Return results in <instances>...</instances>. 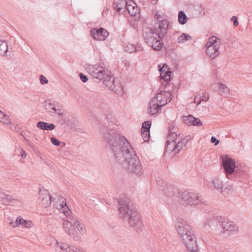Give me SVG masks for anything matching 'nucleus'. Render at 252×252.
Listing matches in <instances>:
<instances>
[{
	"instance_id": "f257e3e1",
	"label": "nucleus",
	"mask_w": 252,
	"mask_h": 252,
	"mask_svg": "<svg viewBox=\"0 0 252 252\" xmlns=\"http://www.w3.org/2000/svg\"><path fill=\"white\" fill-rule=\"evenodd\" d=\"M105 142L111 151L116 162L130 173L140 176L144 172L143 166L132 146L116 129L105 126L102 123L98 126Z\"/></svg>"
},
{
	"instance_id": "f03ea898",
	"label": "nucleus",
	"mask_w": 252,
	"mask_h": 252,
	"mask_svg": "<svg viewBox=\"0 0 252 252\" xmlns=\"http://www.w3.org/2000/svg\"><path fill=\"white\" fill-rule=\"evenodd\" d=\"M156 20L154 30L145 28L143 30V36L146 44L154 50H160L162 47V38L167 33L169 22L163 13L157 11L154 16Z\"/></svg>"
},
{
	"instance_id": "7ed1b4c3",
	"label": "nucleus",
	"mask_w": 252,
	"mask_h": 252,
	"mask_svg": "<svg viewBox=\"0 0 252 252\" xmlns=\"http://www.w3.org/2000/svg\"><path fill=\"white\" fill-rule=\"evenodd\" d=\"M59 201L60 204L57 206V208L62 212L67 219L64 220L63 224L64 231L74 240H80L81 236L75 229V226L74 224V221L75 220L74 215L67 205L64 197H61Z\"/></svg>"
},
{
	"instance_id": "20e7f679",
	"label": "nucleus",
	"mask_w": 252,
	"mask_h": 252,
	"mask_svg": "<svg viewBox=\"0 0 252 252\" xmlns=\"http://www.w3.org/2000/svg\"><path fill=\"white\" fill-rule=\"evenodd\" d=\"M175 227L187 248L190 252H196L197 250L196 240L189 225L183 219L179 218L176 221Z\"/></svg>"
},
{
	"instance_id": "39448f33",
	"label": "nucleus",
	"mask_w": 252,
	"mask_h": 252,
	"mask_svg": "<svg viewBox=\"0 0 252 252\" xmlns=\"http://www.w3.org/2000/svg\"><path fill=\"white\" fill-rule=\"evenodd\" d=\"M190 136L187 135L183 138L181 134H177L169 127V134L167 137L165 151L166 152L177 154L184 147H186Z\"/></svg>"
},
{
	"instance_id": "423d86ee",
	"label": "nucleus",
	"mask_w": 252,
	"mask_h": 252,
	"mask_svg": "<svg viewBox=\"0 0 252 252\" xmlns=\"http://www.w3.org/2000/svg\"><path fill=\"white\" fill-rule=\"evenodd\" d=\"M222 166L225 171L227 178L231 179V177L235 172L236 176H241L246 174V171L242 170L239 171L237 169L235 170V162L232 158L226 156L222 158Z\"/></svg>"
},
{
	"instance_id": "0eeeda50",
	"label": "nucleus",
	"mask_w": 252,
	"mask_h": 252,
	"mask_svg": "<svg viewBox=\"0 0 252 252\" xmlns=\"http://www.w3.org/2000/svg\"><path fill=\"white\" fill-rule=\"evenodd\" d=\"M221 43L220 39L215 36L209 38L206 44V52L210 58L214 59L220 55Z\"/></svg>"
},
{
	"instance_id": "6e6552de",
	"label": "nucleus",
	"mask_w": 252,
	"mask_h": 252,
	"mask_svg": "<svg viewBox=\"0 0 252 252\" xmlns=\"http://www.w3.org/2000/svg\"><path fill=\"white\" fill-rule=\"evenodd\" d=\"M119 215L120 218L126 219L134 211H136L132 208L129 199L126 198L121 197L118 200Z\"/></svg>"
},
{
	"instance_id": "1a4fd4ad",
	"label": "nucleus",
	"mask_w": 252,
	"mask_h": 252,
	"mask_svg": "<svg viewBox=\"0 0 252 252\" xmlns=\"http://www.w3.org/2000/svg\"><path fill=\"white\" fill-rule=\"evenodd\" d=\"M181 198L187 205H195L200 203L207 204L197 193L188 190L182 192Z\"/></svg>"
},
{
	"instance_id": "9d476101",
	"label": "nucleus",
	"mask_w": 252,
	"mask_h": 252,
	"mask_svg": "<svg viewBox=\"0 0 252 252\" xmlns=\"http://www.w3.org/2000/svg\"><path fill=\"white\" fill-rule=\"evenodd\" d=\"M101 81H103L104 85L115 93L118 95H122L123 94V86L118 80L116 81L115 79L113 77L110 76L107 73L105 74L104 78Z\"/></svg>"
},
{
	"instance_id": "9b49d317",
	"label": "nucleus",
	"mask_w": 252,
	"mask_h": 252,
	"mask_svg": "<svg viewBox=\"0 0 252 252\" xmlns=\"http://www.w3.org/2000/svg\"><path fill=\"white\" fill-rule=\"evenodd\" d=\"M85 70L93 77L100 81L104 78V76L107 73V70L99 64H86Z\"/></svg>"
},
{
	"instance_id": "f8f14e48",
	"label": "nucleus",
	"mask_w": 252,
	"mask_h": 252,
	"mask_svg": "<svg viewBox=\"0 0 252 252\" xmlns=\"http://www.w3.org/2000/svg\"><path fill=\"white\" fill-rule=\"evenodd\" d=\"M223 219H224V217L221 216H210L207 218L203 223L204 229L208 230L211 229L212 230H220V225L222 221H223Z\"/></svg>"
},
{
	"instance_id": "ddd939ff",
	"label": "nucleus",
	"mask_w": 252,
	"mask_h": 252,
	"mask_svg": "<svg viewBox=\"0 0 252 252\" xmlns=\"http://www.w3.org/2000/svg\"><path fill=\"white\" fill-rule=\"evenodd\" d=\"M126 219L128 220V223L129 225L134 228L137 231L142 229L143 224L141 220V216L136 211H134L133 214Z\"/></svg>"
},
{
	"instance_id": "4468645a",
	"label": "nucleus",
	"mask_w": 252,
	"mask_h": 252,
	"mask_svg": "<svg viewBox=\"0 0 252 252\" xmlns=\"http://www.w3.org/2000/svg\"><path fill=\"white\" fill-rule=\"evenodd\" d=\"M55 250L58 252H85L79 248L67 243L57 241Z\"/></svg>"
},
{
	"instance_id": "2eb2a0df",
	"label": "nucleus",
	"mask_w": 252,
	"mask_h": 252,
	"mask_svg": "<svg viewBox=\"0 0 252 252\" xmlns=\"http://www.w3.org/2000/svg\"><path fill=\"white\" fill-rule=\"evenodd\" d=\"M44 105L46 110L50 114L54 113L57 115L63 109L60 103L52 100L45 101Z\"/></svg>"
},
{
	"instance_id": "dca6fc26",
	"label": "nucleus",
	"mask_w": 252,
	"mask_h": 252,
	"mask_svg": "<svg viewBox=\"0 0 252 252\" xmlns=\"http://www.w3.org/2000/svg\"><path fill=\"white\" fill-rule=\"evenodd\" d=\"M90 32L91 36L94 39L99 41L105 40L109 34V32L103 28L99 29L93 28Z\"/></svg>"
},
{
	"instance_id": "f3484780",
	"label": "nucleus",
	"mask_w": 252,
	"mask_h": 252,
	"mask_svg": "<svg viewBox=\"0 0 252 252\" xmlns=\"http://www.w3.org/2000/svg\"><path fill=\"white\" fill-rule=\"evenodd\" d=\"M61 197H63L62 196H59L58 197V198H57V202L56 206H59L60 204V202L59 201V200ZM55 200H56V198L53 197L51 195L49 194L48 193H46L44 196L42 197V199L41 200V204L42 206L44 208H47V207L49 206L52 201H54Z\"/></svg>"
},
{
	"instance_id": "a211bd4d",
	"label": "nucleus",
	"mask_w": 252,
	"mask_h": 252,
	"mask_svg": "<svg viewBox=\"0 0 252 252\" xmlns=\"http://www.w3.org/2000/svg\"><path fill=\"white\" fill-rule=\"evenodd\" d=\"M155 99H151L149 103L148 113L150 115L157 114L161 107L163 106V104H159L156 102Z\"/></svg>"
},
{
	"instance_id": "6ab92c4d",
	"label": "nucleus",
	"mask_w": 252,
	"mask_h": 252,
	"mask_svg": "<svg viewBox=\"0 0 252 252\" xmlns=\"http://www.w3.org/2000/svg\"><path fill=\"white\" fill-rule=\"evenodd\" d=\"M126 9L131 16H136L139 14V9L137 7L136 3L132 0L127 1Z\"/></svg>"
},
{
	"instance_id": "aec40b11",
	"label": "nucleus",
	"mask_w": 252,
	"mask_h": 252,
	"mask_svg": "<svg viewBox=\"0 0 252 252\" xmlns=\"http://www.w3.org/2000/svg\"><path fill=\"white\" fill-rule=\"evenodd\" d=\"M220 228L223 230V232H224V231H233L237 230L236 225L232 221H227V219L225 217H224V219H223V221L221 223Z\"/></svg>"
},
{
	"instance_id": "412c9836",
	"label": "nucleus",
	"mask_w": 252,
	"mask_h": 252,
	"mask_svg": "<svg viewBox=\"0 0 252 252\" xmlns=\"http://www.w3.org/2000/svg\"><path fill=\"white\" fill-rule=\"evenodd\" d=\"M36 126L44 130H52L55 128V126L53 124H50L46 122L40 121L37 123Z\"/></svg>"
},
{
	"instance_id": "4be33fe9",
	"label": "nucleus",
	"mask_w": 252,
	"mask_h": 252,
	"mask_svg": "<svg viewBox=\"0 0 252 252\" xmlns=\"http://www.w3.org/2000/svg\"><path fill=\"white\" fill-rule=\"evenodd\" d=\"M127 4V1L126 0H115L113 7L117 12H120L123 8H126Z\"/></svg>"
},
{
	"instance_id": "5701e85b",
	"label": "nucleus",
	"mask_w": 252,
	"mask_h": 252,
	"mask_svg": "<svg viewBox=\"0 0 252 252\" xmlns=\"http://www.w3.org/2000/svg\"><path fill=\"white\" fill-rule=\"evenodd\" d=\"M7 51V43L5 41L4 37L1 35H0V55L1 56H4Z\"/></svg>"
},
{
	"instance_id": "b1692460",
	"label": "nucleus",
	"mask_w": 252,
	"mask_h": 252,
	"mask_svg": "<svg viewBox=\"0 0 252 252\" xmlns=\"http://www.w3.org/2000/svg\"><path fill=\"white\" fill-rule=\"evenodd\" d=\"M0 199L4 204H9L13 200H17V199L11 195H6L0 190Z\"/></svg>"
},
{
	"instance_id": "393cba45",
	"label": "nucleus",
	"mask_w": 252,
	"mask_h": 252,
	"mask_svg": "<svg viewBox=\"0 0 252 252\" xmlns=\"http://www.w3.org/2000/svg\"><path fill=\"white\" fill-rule=\"evenodd\" d=\"M170 85L169 82H167L165 85V89L166 90V94L163 95V99H164V103L165 104L170 102L172 99V92L171 91L167 89V87Z\"/></svg>"
},
{
	"instance_id": "a878e982",
	"label": "nucleus",
	"mask_w": 252,
	"mask_h": 252,
	"mask_svg": "<svg viewBox=\"0 0 252 252\" xmlns=\"http://www.w3.org/2000/svg\"><path fill=\"white\" fill-rule=\"evenodd\" d=\"M159 186L160 189L164 191L168 196H171L174 194L172 188L170 187L169 190V185L166 183L162 182L160 185L159 184Z\"/></svg>"
},
{
	"instance_id": "bb28decb",
	"label": "nucleus",
	"mask_w": 252,
	"mask_h": 252,
	"mask_svg": "<svg viewBox=\"0 0 252 252\" xmlns=\"http://www.w3.org/2000/svg\"><path fill=\"white\" fill-rule=\"evenodd\" d=\"M165 94L166 91H161L152 99H155L156 102L158 103L159 104H163V106H164L165 103H164V99H163V95Z\"/></svg>"
},
{
	"instance_id": "cd10ccee",
	"label": "nucleus",
	"mask_w": 252,
	"mask_h": 252,
	"mask_svg": "<svg viewBox=\"0 0 252 252\" xmlns=\"http://www.w3.org/2000/svg\"><path fill=\"white\" fill-rule=\"evenodd\" d=\"M178 20L181 25L186 24L188 20L187 16L184 11H180L178 13Z\"/></svg>"
},
{
	"instance_id": "c85d7f7f",
	"label": "nucleus",
	"mask_w": 252,
	"mask_h": 252,
	"mask_svg": "<svg viewBox=\"0 0 252 252\" xmlns=\"http://www.w3.org/2000/svg\"><path fill=\"white\" fill-rule=\"evenodd\" d=\"M232 186L229 182H226L222 184L220 192L222 193H229L232 191Z\"/></svg>"
},
{
	"instance_id": "c756f323",
	"label": "nucleus",
	"mask_w": 252,
	"mask_h": 252,
	"mask_svg": "<svg viewBox=\"0 0 252 252\" xmlns=\"http://www.w3.org/2000/svg\"><path fill=\"white\" fill-rule=\"evenodd\" d=\"M219 92L222 95H225L229 94V89L228 87L222 83L219 84Z\"/></svg>"
},
{
	"instance_id": "7c9ffc66",
	"label": "nucleus",
	"mask_w": 252,
	"mask_h": 252,
	"mask_svg": "<svg viewBox=\"0 0 252 252\" xmlns=\"http://www.w3.org/2000/svg\"><path fill=\"white\" fill-rule=\"evenodd\" d=\"M74 224L80 234L83 235L85 232L84 227L83 224L80 222V221L75 218V220L74 221Z\"/></svg>"
},
{
	"instance_id": "2f4dec72",
	"label": "nucleus",
	"mask_w": 252,
	"mask_h": 252,
	"mask_svg": "<svg viewBox=\"0 0 252 252\" xmlns=\"http://www.w3.org/2000/svg\"><path fill=\"white\" fill-rule=\"evenodd\" d=\"M212 183L214 185V188L218 191H220L223 184L220 179L218 178H216L213 180Z\"/></svg>"
},
{
	"instance_id": "473e14b6",
	"label": "nucleus",
	"mask_w": 252,
	"mask_h": 252,
	"mask_svg": "<svg viewBox=\"0 0 252 252\" xmlns=\"http://www.w3.org/2000/svg\"><path fill=\"white\" fill-rule=\"evenodd\" d=\"M191 38V37L189 35L185 33H183L178 37V42L179 43H183L189 39H190Z\"/></svg>"
},
{
	"instance_id": "72a5a7b5",
	"label": "nucleus",
	"mask_w": 252,
	"mask_h": 252,
	"mask_svg": "<svg viewBox=\"0 0 252 252\" xmlns=\"http://www.w3.org/2000/svg\"><path fill=\"white\" fill-rule=\"evenodd\" d=\"M159 70L160 72L161 77H162L163 79L166 81L170 80V72L168 71H165L163 69V68L159 69Z\"/></svg>"
},
{
	"instance_id": "f704fd0d",
	"label": "nucleus",
	"mask_w": 252,
	"mask_h": 252,
	"mask_svg": "<svg viewBox=\"0 0 252 252\" xmlns=\"http://www.w3.org/2000/svg\"><path fill=\"white\" fill-rule=\"evenodd\" d=\"M57 115L58 116L59 122L62 124H63L66 122V116L63 113V109L58 113Z\"/></svg>"
},
{
	"instance_id": "c9c22d12",
	"label": "nucleus",
	"mask_w": 252,
	"mask_h": 252,
	"mask_svg": "<svg viewBox=\"0 0 252 252\" xmlns=\"http://www.w3.org/2000/svg\"><path fill=\"white\" fill-rule=\"evenodd\" d=\"M141 136L144 142H148L150 139V130H141Z\"/></svg>"
},
{
	"instance_id": "e433bc0d",
	"label": "nucleus",
	"mask_w": 252,
	"mask_h": 252,
	"mask_svg": "<svg viewBox=\"0 0 252 252\" xmlns=\"http://www.w3.org/2000/svg\"><path fill=\"white\" fill-rule=\"evenodd\" d=\"M125 50L129 53H133L136 51V46L133 44L128 43L125 47Z\"/></svg>"
},
{
	"instance_id": "4c0bfd02",
	"label": "nucleus",
	"mask_w": 252,
	"mask_h": 252,
	"mask_svg": "<svg viewBox=\"0 0 252 252\" xmlns=\"http://www.w3.org/2000/svg\"><path fill=\"white\" fill-rule=\"evenodd\" d=\"M193 119V116L191 115L183 117L184 122L188 126H192Z\"/></svg>"
},
{
	"instance_id": "58836bf2",
	"label": "nucleus",
	"mask_w": 252,
	"mask_h": 252,
	"mask_svg": "<svg viewBox=\"0 0 252 252\" xmlns=\"http://www.w3.org/2000/svg\"><path fill=\"white\" fill-rule=\"evenodd\" d=\"M23 219L20 217L18 216L16 220L14 221H11L10 222V224L12 227H17L22 224Z\"/></svg>"
},
{
	"instance_id": "ea45409f",
	"label": "nucleus",
	"mask_w": 252,
	"mask_h": 252,
	"mask_svg": "<svg viewBox=\"0 0 252 252\" xmlns=\"http://www.w3.org/2000/svg\"><path fill=\"white\" fill-rule=\"evenodd\" d=\"M151 124L149 121H145L142 124L141 130H150Z\"/></svg>"
},
{
	"instance_id": "a19ab883",
	"label": "nucleus",
	"mask_w": 252,
	"mask_h": 252,
	"mask_svg": "<svg viewBox=\"0 0 252 252\" xmlns=\"http://www.w3.org/2000/svg\"><path fill=\"white\" fill-rule=\"evenodd\" d=\"M192 123V125L195 126H200L202 125V122L200 120V119L194 117H193Z\"/></svg>"
},
{
	"instance_id": "79ce46f5",
	"label": "nucleus",
	"mask_w": 252,
	"mask_h": 252,
	"mask_svg": "<svg viewBox=\"0 0 252 252\" xmlns=\"http://www.w3.org/2000/svg\"><path fill=\"white\" fill-rule=\"evenodd\" d=\"M31 221H28L23 219L21 225L26 228H29L31 226Z\"/></svg>"
},
{
	"instance_id": "37998d69",
	"label": "nucleus",
	"mask_w": 252,
	"mask_h": 252,
	"mask_svg": "<svg viewBox=\"0 0 252 252\" xmlns=\"http://www.w3.org/2000/svg\"><path fill=\"white\" fill-rule=\"evenodd\" d=\"M51 141L54 145L56 146H59L61 143L59 140L54 137H52L51 138Z\"/></svg>"
},
{
	"instance_id": "c03bdc74",
	"label": "nucleus",
	"mask_w": 252,
	"mask_h": 252,
	"mask_svg": "<svg viewBox=\"0 0 252 252\" xmlns=\"http://www.w3.org/2000/svg\"><path fill=\"white\" fill-rule=\"evenodd\" d=\"M39 79L41 84L43 85L47 84L48 82L47 79L42 75H40Z\"/></svg>"
},
{
	"instance_id": "a18cd8bd",
	"label": "nucleus",
	"mask_w": 252,
	"mask_h": 252,
	"mask_svg": "<svg viewBox=\"0 0 252 252\" xmlns=\"http://www.w3.org/2000/svg\"><path fill=\"white\" fill-rule=\"evenodd\" d=\"M79 76L81 80V81L84 83L86 82L88 80V78L87 76L84 75L82 73H80L79 74Z\"/></svg>"
},
{
	"instance_id": "49530a36",
	"label": "nucleus",
	"mask_w": 252,
	"mask_h": 252,
	"mask_svg": "<svg viewBox=\"0 0 252 252\" xmlns=\"http://www.w3.org/2000/svg\"><path fill=\"white\" fill-rule=\"evenodd\" d=\"M0 121L4 124H8L9 123V117L5 114L1 120Z\"/></svg>"
},
{
	"instance_id": "de8ad7c7",
	"label": "nucleus",
	"mask_w": 252,
	"mask_h": 252,
	"mask_svg": "<svg viewBox=\"0 0 252 252\" xmlns=\"http://www.w3.org/2000/svg\"><path fill=\"white\" fill-rule=\"evenodd\" d=\"M231 20L233 22L234 26H237L238 25L239 23L237 21V18L236 16H233L231 18Z\"/></svg>"
},
{
	"instance_id": "09e8293b",
	"label": "nucleus",
	"mask_w": 252,
	"mask_h": 252,
	"mask_svg": "<svg viewBox=\"0 0 252 252\" xmlns=\"http://www.w3.org/2000/svg\"><path fill=\"white\" fill-rule=\"evenodd\" d=\"M203 95L201 96V100L204 101H207L208 100L209 97L208 94H206V93L203 94Z\"/></svg>"
},
{
	"instance_id": "8fccbe9b",
	"label": "nucleus",
	"mask_w": 252,
	"mask_h": 252,
	"mask_svg": "<svg viewBox=\"0 0 252 252\" xmlns=\"http://www.w3.org/2000/svg\"><path fill=\"white\" fill-rule=\"evenodd\" d=\"M211 142L212 143H214L215 145H218L219 144V140H218L215 137L212 136L211 138Z\"/></svg>"
},
{
	"instance_id": "3c124183",
	"label": "nucleus",
	"mask_w": 252,
	"mask_h": 252,
	"mask_svg": "<svg viewBox=\"0 0 252 252\" xmlns=\"http://www.w3.org/2000/svg\"><path fill=\"white\" fill-rule=\"evenodd\" d=\"M194 102L198 105L200 104L201 102V95H196L194 98Z\"/></svg>"
},
{
	"instance_id": "603ef678",
	"label": "nucleus",
	"mask_w": 252,
	"mask_h": 252,
	"mask_svg": "<svg viewBox=\"0 0 252 252\" xmlns=\"http://www.w3.org/2000/svg\"><path fill=\"white\" fill-rule=\"evenodd\" d=\"M21 155L23 158H25L26 157V153L24 150H22L21 152Z\"/></svg>"
},
{
	"instance_id": "864d4df0",
	"label": "nucleus",
	"mask_w": 252,
	"mask_h": 252,
	"mask_svg": "<svg viewBox=\"0 0 252 252\" xmlns=\"http://www.w3.org/2000/svg\"><path fill=\"white\" fill-rule=\"evenodd\" d=\"M136 52H139L141 51H142V48L141 46H136Z\"/></svg>"
},
{
	"instance_id": "5fc2aeb1",
	"label": "nucleus",
	"mask_w": 252,
	"mask_h": 252,
	"mask_svg": "<svg viewBox=\"0 0 252 252\" xmlns=\"http://www.w3.org/2000/svg\"><path fill=\"white\" fill-rule=\"evenodd\" d=\"M4 113L0 110V120H1L4 115Z\"/></svg>"
},
{
	"instance_id": "6e6d98bb",
	"label": "nucleus",
	"mask_w": 252,
	"mask_h": 252,
	"mask_svg": "<svg viewBox=\"0 0 252 252\" xmlns=\"http://www.w3.org/2000/svg\"><path fill=\"white\" fill-rule=\"evenodd\" d=\"M129 65H130L129 63H125V66L126 67H129Z\"/></svg>"
},
{
	"instance_id": "4d7b16f0",
	"label": "nucleus",
	"mask_w": 252,
	"mask_h": 252,
	"mask_svg": "<svg viewBox=\"0 0 252 252\" xmlns=\"http://www.w3.org/2000/svg\"><path fill=\"white\" fill-rule=\"evenodd\" d=\"M105 120L109 122V117L107 116L105 117Z\"/></svg>"
},
{
	"instance_id": "13d9d810",
	"label": "nucleus",
	"mask_w": 252,
	"mask_h": 252,
	"mask_svg": "<svg viewBox=\"0 0 252 252\" xmlns=\"http://www.w3.org/2000/svg\"><path fill=\"white\" fill-rule=\"evenodd\" d=\"M63 146H65V142H63Z\"/></svg>"
}]
</instances>
